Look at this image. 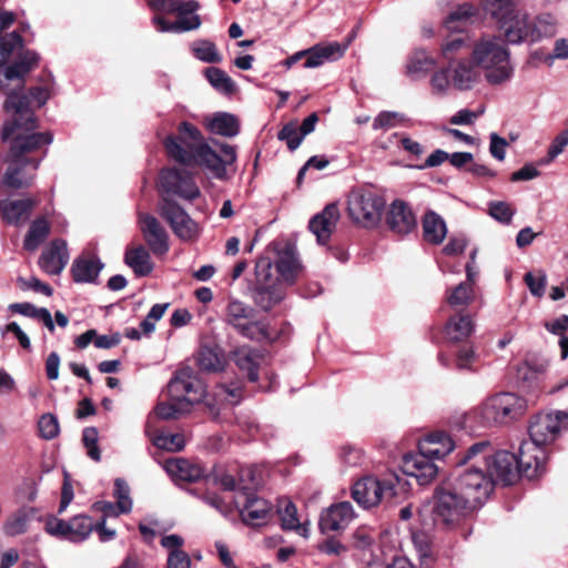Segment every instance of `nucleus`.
Masks as SVG:
<instances>
[{
	"label": "nucleus",
	"mask_w": 568,
	"mask_h": 568,
	"mask_svg": "<svg viewBox=\"0 0 568 568\" xmlns=\"http://www.w3.org/2000/svg\"><path fill=\"white\" fill-rule=\"evenodd\" d=\"M452 87L459 91L471 90L479 83L483 72L470 58H459L448 63Z\"/></svg>",
	"instance_id": "23"
},
{
	"label": "nucleus",
	"mask_w": 568,
	"mask_h": 568,
	"mask_svg": "<svg viewBox=\"0 0 568 568\" xmlns=\"http://www.w3.org/2000/svg\"><path fill=\"white\" fill-rule=\"evenodd\" d=\"M194 55L207 63H219L222 61L221 54L217 52L216 47L213 42L202 40L197 41L193 45Z\"/></svg>",
	"instance_id": "53"
},
{
	"label": "nucleus",
	"mask_w": 568,
	"mask_h": 568,
	"mask_svg": "<svg viewBox=\"0 0 568 568\" xmlns=\"http://www.w3.org/2000/svg\"><path fill=\"white\" fill-rule=\"evenodd\" d=\"M467 48V42L464 37L456 36L446 39L442 44V54L450 63L456 61V55Z\"/></svg>",
	"instance_id": "56"
},
{
	"label": "nucleus",
	"mask_w": 568,
	"mask_h": 568,
	"mask_svg": "<svg viewBox=\"0 0 568 568\" xmlns=\"http://www.w3.org/2000/svg\"><path fill=\"white\" fill-rule=\"evenodd\" d=\"M124 262L136 276H146L153 271L150 252L141 244L126 248Z\"/></svg>",
	"instance_id": "37"
},
{
	"label": "nucleus",
	"mask_w": 568,
	"mask_h": 568,
	"mask_svg": "<svg viewBox=\"0 0 568 568\" xmlns=\"http://www.w3.org/2000/svg\"><path fill=\"white\" fill-rule=\"evenodd\" d=\"M102 267L103 264L98 258L78 257L72 264L71 272L77 283H92L98 278Z\"/></svg>",
	"instance_id": "40"
},
{
	"label": "nucleus",
	"mask_w": 568,
	"mask_h": 568,
	"mask_svg": "<svg viewBox=\"0 0 568 568\" xmlns=\"http://www.w3.org/2000/svg\"><path fill=\"white\" fill-rule=\"evenodd\" d=\"M476 14V8L473 4L464 3L456 8L445 20V26L450 31L459 30L469 18Z\"/></svg>",
	"instance_id": "49"
},
{
	"label": "nucleus",
	"mask_w": 568,
	"mask_h": 568,
	"mask_svg": "<svg viewBox=\"0 0 568 568\" xmlns=\"http://www.w3.org/2000/svg\"><path fill=\"white\" fill-rule=\"evenodd\" d=\"M52 134L16 132L7 141H10L9 150L0 155V162L6 165L4 173L0 180V190L8 192L29 187L34 179L41 158L34 153L42 146L52 143Z\"/></svg>",
	"instance_id": "2"
},
{
	"label": "nucleus",
	"mask_w": 568,
	"mask_h": 568,
	"mask_svg": "<svg viewBox=\"0 0 568 568\" xmlns=\"http://www.w3.org/2000/svg\"><path fill=\"white\" fill-rule=\"evenodd\" d=\"M470 58L490 85H501L514 77L508 44L499 34H483L470 49Z\"/></svg>",
	"instance_id": "4"
},
{
	"label": "nucleus",
	"mask_w": 568,
	"mask_h": 568,
	"mask_svg": "<svg viewBox=\"0 0 568 568\" xmlns=\"http://www.w3.org/2000/svg\"><path fill=\"white\" fill-rule=\"evenodd\" d=\"M424 237L433 244H440L447 234V226L442 216L429 211L423 219Z\"/></svg>",
	"instance_id": "42"
},
{
	"label": "nucleus",
	"mask_w": 568,
	"mask_h": 568,
	"mask_svg": "<svg viewBox=\"0 0 568 568\" xmlns=\"http://www.w3.org/2000/svg\"><path fill=\"white\" fill-rule=\"evenodd\" d=\"M568 428V413L539 414L529 426V440L546 447L554 443L561 430Z\"/></svg>",
	"instance_id": "16"
},
{
	"label": "nucleus",
	"mask_w": 568,
	"mask_h": 568,
	"mask_svg": "<svg viewBox=\"0 0 568 568\" xmlns=\"http://www.w3.org/2000/svg\"><path fill=\"white\" fill-rule=\"evenodd\" d=\"M385 204L384 197L379 194L358 189L349 193L347 211L354 223L371 229L379 223Z\"/></svg>",
	"instance_id": "11"
},
{
	"label": "nucleus",
	"mask_w": 568,
	"mask_h": 568,
	"mask_svg": "<svg viewBox=\"0 0 568 568\" xmlns=\"http://www.w3.org/2000/svg\"><path fill=\"white\" fill-rule=\"evenodd\" d=\"M205 75L207 81L214 87L216 90L231 93L234 90L233 80L221 69L217 68H209L205 71Z\"/></svg>",
	"instance_id": "51"
},
{
	"label": "nucleus",
	"mask_w": 568,
	"mask_h": 568,
	"mask_svg": "<svg viewBox=\"0 0 568 568\" xmlns=\"http://www.w3.org/2000/svg\"><path fill=\"white\" fill-rule=\"evenodd\" d=\"M197 364L201 369L206 372H217L223 367L222 357L211 347L201 348L197 356Z\"/></svg>",
	"instance_id": "52"
},
{
	"label": "nucleus",
	"mask_w": 568,
	"mask_h": 568,
	"mask_svg": "<svg viewBox=\"0 0 568 568\" xmlns=\"http://www.w3.org/2000/svg\"><path fill=\"white\" fill-rule=\"evenodd\" d=\"M34 514L36 509L32 507L19 508L6 519L3 532L12 537L24 534Z\"/></svg>",
	"instance_id": "41"
},
{
	"label": "nucleus",
	"mask_w": 568,
	"mask_h": 568,
	"mask_svg": "<svg viewBox=\"0 0 568 568\" xmlns=\"http://www.w3.org/2000/svg\"><path fill=\"white\" fill-rule=\"evenodd\" d=\"M93 528L92 518L85 515L74 516L68 521L51 517L45 523L48 534L71 542L84 541L91 535Z\"/></svg>",
	"instance_id": "17"
},
{
	"label": "nucleus",
	"mask_w": 568,
	"mask_h": 568,
	"mask_svg": "<svg viewBox=\"0 0 568 568\" xmlns=\"http://www.w3.org/2000/svg\"><path fill=\"white\" fill-rule=\"evenodd\" d=\"M535 43L556 33L557 19L549 12H544L532 18Z\"/></svg>",
	"instance_id": "45"
},
{
	"label": "nucleus",
	"mask_w": 568,
	"mask_h": 568,
	"mask_svg": "<svg viewBox=\"0 0 568 568\" xmlns=\"http://www.w3.org/2000/svg\"><path fill=\"white\" fill-rule=\"evenodd\" d=\"M493 481L481 469H466L444 481L434 493V520L446 528L456 527L488 499Z\"/></svg>",
	"instance_id": "1"
},
{
	"label": "nucleus",
	"mask_w": 568,
	"mask_h": 568,
	"mask_svg": "<svg viewBox=\"0 0 568 568\" xmlns=\"http://www.w3.org/2000/svg\"><path fill=\"white\" fill-rule=\"evenodd\" d=\"M152 443L160 449L169 452H180L185 446V438L182 434H172L166 432H159L152 438Z\"/></svg>",
	"instance_id": "48"
},
{
	"label": "nucleus",
	"mask_w": 568,
	"mask_h": 568,
	"mask_svg": "<svg viewBox=\"0 0 568 568\" xmlns=\"http://www.w3.org/2000/svg\"><path fill=\"white\" fill-rule=\"evenodd\" d=\"M499 30L507 44L535 43L532 18L523 9Z\"/></svg>",
	"instance_id": "22"
},
{
	"label": "nucleus",
	"mask_w": 568,
	"mask_h": 568,
	"mask_svg": "<svg viewBox=\"0 0 568 568\" xmlns=\"http://www.w3.org/2000/svg\"><path fill=\"white\" fill-rule=\"evenodd\" d=\"M69 262L68 245L64 240H53L42 252L39 265L49 275H59Z\"/></svg>",
	"instance_id": "28"
},
{
	"label": "nucleus",
	"mask_w": 568,
	"mask_h": 568,
	"mask_svg": "<svg viewBox=\"0 0 568 568\" xmlns=\"http://www.w3.org/2000/svg\"><path fill=\"white\" fill-rule=\"evenodd\" d=\"M39 434L42 438L50 440L59 435L60 426L57 416L47 413L38 422Z\"/></svg>",
	"instance_id": "55"
},
{
	"label": "nucleus",
	"mask_w": 568,
	"mask_h": 568,
	"mask_svg": "<svg viewBox=\"0 0 568 568\" xmlns=\"http://www.w3.org/2000/svg\"><path fill=\"white\" fill-rule=\"evenodd\" d=\"M50 233V224L47 219L39 217L34 220L23 241L24 250L34 252L48 237Z\"/></svg>",
	"instance_id": "43"
},
{
	"label": "nucleus",
	"mask_w": 568,
	"mask_h": 568,
	"mask_svg": "<svg viewBox=\"0 0 568 568\" xmlns=\"http://www.w3.org/2000/svg\"><path fill=\"white\" fill-rule=\"evenodd\" d=\"M476 293L471 283H459L447 294V303L452 307H464L475 301Z\"/></svg>",
	"instance_id": "46"
},
{
	"label": "nucleus",
	"mask_w": 568,
	"mask_h": 568,
	"mask_svg": "<svg viewBox=\"0 0 568 568\" xmlns=\"http://www.w3.org/2000/svg\"><path fill=\"white\" fill-rule=\"evenodd\" d=\"M489 215L503 224H510L515 209L507 202L494 201L489 203Z\"/></svg>",
	"instance_id": "57"
},
{
	"label": "nucleus",
	"mask_w": 568,
	"mask_h": 568,
	"mask_svg": "<svg viewBox=\"0 0 568 568\" xmlns=\"http://www.w3.org/2000/svg\"><path fill=\"white\" fill-rule=\"evenodd\" d=\"M457 464H469L467 469H481L484 475L491 479L493 488L497 483L503 485L513 484L519 474L516 455L505 450L493 455L488 442L471 445Z\"/></svg>",
	"instance_id": "6"
},
{
	"label": "nucleus",
	"mask_w": 568,
	"mask_h": 568,
	"mask_svg": "<svg viewBox=\"0 0 568 568\" xmlns=\"http://www.w3.org/2000/svg\"><path fill=\"white\" fill-rule=\"evenodd\" d=\"M236 505L241 508L243 520L250 525L258 526L268 518L271 507L265 499L257 498L247 488L242 487L236 497Z\"/></svg>",
	"instance_id": "24"
},
{
	"label": "nucleus",
	"mask_w": 568,
	"mask_h": 568,
	"mask_svg": "<svg viewBox=\"0 0 568 568\" xmlns=\"http://www.w3.org/2000/svg\"><path fill=\"white\" fill-rule=\"evenodd\" d=\"M205 128L213 134L233 138L240 132V122L234 114L216 112L204 119Z\"/></svg>",
	"instance_id": "36"
},
{
	"label": "nucleus",
	"mask_w": 568,
	"mask_h": 568,
	"mask_svg": "<svg viewBox=\"0 0 568 568\" xmlns=\"http://www.w3.org/2000/svg\"><path fill=\"white\" fill-rule=\"evenodd\" d=\"M525 283L534 296L541 297L545 294L547 276L544 272L538 275L529 272L525 275Z\"/></svg>",
	"instance_id": "61"
},
{
	"label": "nucleus",
	"mask_w": 568,
	"mask_h": 568,
	"mask_svg": "<svg viewBox=\"0 0 568 568\" xmlns=\"http://www.w3.org/2000/svg\"><path fill=\"white\" fill-rule=\"evenodd\" d=\"M256 288L255 303L264 311L271 310L284 298L281 276L273 273V262L267 256H262L255 264Z\"/></svg>",
	"instance_id": "12"
},
{
	"label": "nucleus",
	"mask_w": 568,
	"mask_h": 568,
	"mask_svg": "<svg viewBox=\"0 0 568 568\" xmlns=\"http://www.w3.org/2000/svg\"><path fill=\"white\" fill-rule=\"evenodd\" d=\"M149 7L154 11L176 13L179 20L169 22L160 16L153 18V23L160 32H184L197 29L201 24L200 17L195 14L200 4L195 0H149Z\"/></svg>",
	"instance_id": "9"
},
{
	"label": "nucleus",
	"mask_w": 568,
	"mask_h": 568,
	"mask_svg": "<svg viewBox=\"0 0 568 568\" xmlns=\"http://www.w3.org/2000/svg\"><path fill=\"white\" fill-rule=\"evenodd\" d=\"M99 433L95 427H87L82 434V442L87 448L88 456L94 462H100L101 452L98 446Z\"/></svg>",
	"instance_id": "58"
},
{
	"label": "nucleus",
	"mask_w": 568,
	"mask_h": 568,
	"mask_svg": "<svg viewBox=\"0 0 568 568\" xmlns=\"http://www.w3.org/2000/svg\"><path fill=\"white\" fill-rule=\"evenodd\" d=\"M516 457L519 475L528 479L537 478L546 469V447L539 446L529 439L520 444Z\"/></svg>",
	"instance_id": "19"
},
{
	"label": "nucleus",
	"mask_w": 568,
	"mask_h": 568,
	"mask_svg": "<svg viewBox=\"0 0 568 568\" xmlns=\"http://www.w3.org/2000/svg\"><path fill=\"white\" fill-rule=\"evenodd\" d=\"M160 183L163 190L181 199L192 201L200 196V189L192 176L178 169L162 170Z\"/></svg>",
	"instance_id": "20"
},
{
	"label": "nucleus",
	"mask_w": 568,
	"mask_h": 568,
	"mask_svg": "<svg viewBox=\"0 0 568 568\" xmlns=\"http://www.w3.org/2000/svg\"><path fill=\"white\" fill-rule=\"evenodd\" d=\"M184 539L176 534L166 535L161 539V546L168 550V568H191L192 561L182 547Z\"/></svg>",
	"instance_id": "34"
},
{
	"label": "nucleus",
	"mask_w": 568,
	"mask_h": 568,
	"mask_svg": "<svg viewBox=\"0 0 568 568\" xmlns=\"http://www.w3.org/2000/svg\"><path fill=\"white\" fill-rule=\"evenodd\" d=\"M430 85L433 88V91L436 94H445L449 87L452 85L450 81V74L448 71V67L446 69H442L439 71H436L432 79H430Z\"/></svg>",
	"instance_id": "63"
},
{
	"label": "nucleus",
	"mask_w": 568,
	"mask_h": 568,
	"mask_svg": "<svg viewBox=\"0 0 568 568\" xmlns=\"http://www.w3.org/2000/svg\"><path fill=\"white\" fill-rule=\"evenodd\" d=\"M481 6L499 29L521 10L520 0H481Z\"/></svg>",
	"instance_id": "33"
},
{
	"label": "nucleus",
	"mask_w": 568,
	"mask_h": 568,
	"mask_svg": "<svg viewBox=\"0 0 568 568\" xmlns=\"http://www.w3.org/2000/svg\"><path fill=\"white\" fill-rule=\"evenodd\" d=\"M348 48V42L341 44L338 42L320 43L306 49V60L304 68L315 69L326 62H333L341 59Z\"/></svg>",
	"instance_id": "30"
},
{
	"label": "nucleus",
	"mask_w": 568,
	"mask_h": 568,
	"mask_svg": "<svg viewBox=\"0 0 568 568\" xmlns=\"http://www.w3.org/2000/svg\"><path fill=\"white\" fill-rule=\"evenodd\" d=\"M16 92L19 95L28 97L30 101L28 104V111L26 114H20L14 109L7 111L8 113H12V120L7 121L3 124L1 131L2 141L8 140L16 132H22L23 134L37 133L36 129L38 128V121L32 111V108H41L49 100V91L42 87L30 89L28 93H23V89H16Z\"/></svg>",
	"instance_id": "13"
},
{
	"label": "nucleus",
	"mask_w": 568,
	"mask_h": 568,
	"mask_svg": "<svg viewBox=\"0 0 568 568\" xmlns=\"http://www.w3.org/2000/svg\"><path fill=\"white\" fill-rule=\"evenodd\" d=\"M489 138V152L491 156L498 161H504L506 155V148L508 146L506 139L499 136L497 133H491Z\"/></svg>",
	"instance_id": "64"
},
{
	"label": "nucleus",
	"mask_w": 568,
	"mask_h": 568,
	"mask_svg": "<svg viewBox=\"0 0 568 568\" xmlns=\"http://www.w3.org/2000/svg\"><path fill=\"white\" fill-rule=\"evenodd\" d=\"M270 247H272L277 255L276 271L282 281L293 284L302 268L294 245L290 243L282 245L278 242H273Z\"/></svg>",
	"instance_id": "26"
},
{
	"label": "nucleus",
	"mask_w": 568,
	"mask_h": 568,
	"mask_svg": "<svg viewBox=\"0 0 568 568\" xmlns=\"http://www.w3.org/2000/svg\"><path fill=\"white\" fill-rule=\"evenodd\" d=\"M138 224L153 254H166L169 251V236L158 219L151 214L140 212L138 214Z\"/></svg>",
	"instance_id": "21"
},
{
	"label": "nucleus",
	"mask_w": 568,
	"mask_h": 568,
	"mask_svg": "<svg viewBox=\"0 0 568 568\" xmlns=\"http://www.w3.org/2000/svg\"><path fill=\"white\" fill-rule=\"evenodd\" d=\"M277 138L280 141H284L291 151L296 150L304 139L297 124L294 122L285 124L278 132Z\"/></svg>",
	"instance_id": "54"
},
{
	"label": "nucleus",
	"mask_w": 568,
	"mask_h": 568,
	"mask_svg": "<svg viewBox=\"0 0 568 568\" xmlns=\"http://www.w3.org/2000/svg\"><path fill=\"white\" fill-rule=\"evenodd\" d=\"M38 61L39 55L34 51H27L19 61L0 71V91L7 95L4 111L14 109L18 113L26 114L30 101L28 97L17 94L16 89L24 88L26 75L38 64Z\"/></svg>",
	"instance_id": "8"
},
{
	"label": "nucleus",
	"mask_w": 568,
	"mask_h": 568,
	"mask_svg": "<svg viewBox=\"0 0 568 568\" xmlns=\"http://www.w3.org/2000/svg\"><path fill=\"white\" fill-rule=\"evenodd\" d=\"M160 214L168 221L174 234L183 241H194L201 233L200 225L176 203L164 200Z\"/></svg>",
	"instance_id": "18"
},
{
	"label": "nucleus",
	"mask_w": 568,
	"mask_h": 568,
	"mask_svg": "<svg viewBox=\"0 0 568 568\" xmlns=\"http://www.w3.org/2000/svg\"><path fill=\"white\" fill-rule=\"evenodd\" d=\"M215 397L221 403L236 405L241 400V388L239 386L221 385L215 392Z\"/></svg>",
	"instance_id": "62"
},
{
	"label": "nucleus",
	"mask_w": 568,
	"mask_h": 568,
	"mask_svg": "<svg viewBox=\"0 0 568 568\" xmlns=\"http://www.w3.org/2000/svg\"><path fill=\"white\" fill-rule=\"evenodd\" d=\"M475 331L474 317L466 312L450 316L445 325V336L449 342H462Z\"/></svg>",
	"instance_id": "35"
},
{
	"label": "nucleus",
	"mask_w": 568,
	"mask_h": 568,
	"mask_svg": "<svg viewBox=\"0 0 568 568\" xmlns=\"http://www.w3.org/2000/svg\"><path fill=\"white\" fill-rule=\"evenodd\" d=\"M190 410L191 409L186 407L183 400L181 402L170 396L168 400L159 403L155 407L156 416L165 420L176 419Z\"/></svg>",
	"instance_id": "47"
},
{
	"label": "nucleus",
	"mask_w": 568,
	"mask_h": 568,
	"mask_svg": "<svg viewBox=\"0 0 568 568\" xmlns=\"http://www.w3.org/2000/svg\"><path fill=\"white\" fill-rule=\"evenodd\" d=\"M236 366L247 373V377L251 382L258 379V366L262 361L261 354L247 346L237 348L233 354Z\"/></svg>",
	"instance_id": "39"
},
{
	"label": "nucleus",
	"mask_w": 568,
	"mask_h": 568,
	"mask_svg": "<svg viewBox=\"0 0 568 568\" xmlns=\"http://www.w3.org/2000/svg\"><path fill=\"white\" fill-rule=\"evenodd\" d=\"M388 227L398 235H407L416 229V217L410 207L403 201H394L386 215Z\"/></svg>",
	"instance_id": "29"
},
{
	"label": "nucleus",
	"mask_w": 568,
	"mask_h": 568,
	"mask_svg": "<svg viewBox=\"0 0 568 568\" xmlns=\"http://www.w3.org/2000/svg\"><path fill=\"white\" fill-rule=\"evenodd\" d=\"M114 496L116 498V507L120 511H131L132 500L130 498V488L125 480L116 478L114 481Z\"/></svg>",
	"instance_id": "60"
},
{
	"label": "nucleus",
	"mask_w": 568,
	"mask_h": 568,
	"mask_svg": "<svg viewBox=\"0 0 568 568\" xmlns=\"http://www.w3.org/2000/svg\"><path fill=\"white\" fill-rule=\"evenodd\" d=\"M36 206V201L26 197L20 200L4 199L0 201V213L2 220L11 225L24 224Z\"/></svg>",
	"instance_id": "31"
},
{
	"label": "nucleus",
	"mask_w": 568,
	"mask_h": 568,
	"mask_svg": "<svg viewBox=\"0 0 568 568\" xmlns=\"http://www.w3.org/2000/svg\"><path fill=\"white\" fill-rule=\"evenodd\" d=\"M409 491V483L396 473L385 474L382 478L368 475L358 479L352 488L353 499L368 509L381 503H397Z\"/></svg>",
	"instance_id": "7"
},
{
	"label": "nucleus",
	"mask_w": 568,
	"mask_h": 568,
	"mask_svg": "<svg viewBox=\"0 0 568 568\" xmlns=\"http://www.w3.org/2000/svg\"><path fill=\"white\" fill-rule=\"evenodd\" d=\"M356 514L349 501L334 504L322 511L320 529L322 532L344 530L355 519Z\"/></svg>",
	"instance_id": "25"
},
{
	"label": "nucleus",
	"mask_w": 568,
	"mask_h": 568,
	"mask_svg": "<svg viewBox=\"0 0 568 568\" xmlns=\"http://www.w3.org/2000/svg\"><path fill=\"white\" fill-rule=\"evenodd\" d=\"M435 65L434 59L425 51H415L406 64V73L413 79L425 75Z\"/></svg>",
	"instance_id": "44"
},
{
	"label": "nucleus",
	"mask_w": 568,
	"mask_h": 568,
	"mask_svg": "<svg viewBox=\"0 0 568 568\" xmlns=\"http://www.w3.org/2000/svg\"><path fill=\"white\" fill-rule=\"evenodd\" d=\"M254 308L250 305L239 300H232L225 308V322L250 339L268 338L266 324L262 321H254Z\"/></svg>",
	"instance_id": "14"
},
{
	"label": "nucleus",
	"mask_w": 568,
	"mask_h": 568,
	"mask_svg": "<svg viewBox=\"0 0 568 568\" xmlns=\"http://www.w3.org/2000/svg\"><path fill=\"white\" fill-rule=\"evenodd\" d=\"M338 220L339 210L334 203L326 205L322 212L311 219L308 229L316 236L318 244L325 245L329 241Z\"/></svg>",
	"instance_id": "27"
},
{
	"label": "nucleus",
	"mask_w": 568,
	"mask_h": 568,
	"mask_svg": "<svg viewBox=\"0 0 568 568\" xmlns=\"http://www.w3.org/2000/svg\"><path fill=\"white\" fill-rule=\"evenodd\" d=\"M166 390L171 398L183 400L190 409L193 405L202 402L206 395L204 383L189 367L175 373L169 382Z\"/></svg>",
	"instance_id": "15"
},
{
	"label": "nucleus",
	"mask_w": 568,
	"mask_h": 568,
	"mask_svg": "<svg viewBox=\"0 0 568 568\" xmlns=\"http://www.w3.org/2000/svg\"><path fill=\"white\" fill-rule=\"evenodd\" d=\"M405 115L398 112L383 111L373 122L374 130H389L403 123Z\"/></svg>",
	"instance_id": "59"
},
{
	"label": "nucleus",
	"mask_w": 568,
	"mask_h": 568,
	"mask_svg": "<svg viewBox=\"0 0 568 568\" xmlns=\"http://www.w3.org/2000/svg\"><path fill=\"white\" fill-rule=\"evenodd\" d=\"M277 513L283 529L294 530L304 538L308 537L307 524L300 523L296 506L290 499H281L278 501Z\"/></svg>",
	"instance_id": "38"
},
{
	"label": "nucleus",
	"mask_w": 568,
	"mask_h": 568,
	"mask_svg": "<svg viewBox=\"0 0 568 568\" xmlns=\"http://www.w3.org/2000/svg\"><path fill=\"white\" fill-rule=\"evenodd\" d=\"M527 403L514 393H499L487 398L478 408L486 425H504L524 415Z\"/></svg>",
	"instance_id": "10"
},
{
	"label": "nucleus",
	"mask_w": 568,
	"mask_h": 568,
	"mask_svg": "<svg viewBox=\"0 0 568 568\" xmlns=\"http://www.w3.org/2000/svg\"><path fill=\"white\" fill-rule=\"evenodd\" d=\"M168 155L183 165H201L215 175L223 171L220 155L204 141L201 131L190 122H181L175 135L164 140Z\"/></svg>",
	"instance_id": "3"
},
{
	"label": "nucleus",
	"mask_w": 568,
	"mask_h": 568,
	"mask_svg": "<svg viewBox=\"0 0 568 568\" xmlns=\"http://www.w3.org/2000/svg\"><path fill=\"white\" fill-rule=\"evenodd\" d=\"M454 447V442L447 434L434 432L419 443L417 453L403 457L402 470L406 476L416 478L419 485H428L438 474L435 460L447 456Z\"/></svg>",
	"instance_id": "5"
},
{
	"label": "nucleus",
	"mask_w": 568,
	"mask_h": 568,
	"mask_svg": "<svg viewBox=\"0 0 568 568\" xmlns=\"http://www.w3.org/2000/svg\"><path fill=\"white\" fill-rule=\"evenodd\" d=\"M568 145V128L557 134L549 144L546 156L538 161L539 165L552 163Z\"/></svg>",
	"instance_id": "50"
},
{
	"label": "nucleus",
	"mask_w": 568,
	"mask_h": 568,
	"mask_svg": "<svg viewBox=\"0 0 568 568\" xmlns=\"http://www.w3.org/2000/svg\"><path fill=\"white\" fill-rule=\"evenodd\" d=\"M164 469L175 481H196L205 474L201 464L183 458L166 460Z\"/></svg>",
	"instance_id": "32"
}]
</instances>
